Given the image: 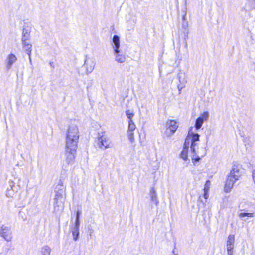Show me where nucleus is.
<instances>
[{"label":"nucleus","instance_id":"obj_25","mask_svg":"<svg viewBox=\"0 0 255 255\" xmlns=\"http://www.w3.org/2000/svg\"><path fill=\"white\" fill-rule=\"evenodd\" d=\"M238 216L240 218H242L244 217H254L255 213H245V212H241L238 214Z\"/></svg>","mask_w":255,"mask_h":255},{"label":"nucleus","instance_id":"obj_23","mask_svg":"<svg viewBox=\"0 0 255 255\" xmlns=\"http://www.w3.org/2000/svg\"><path fill=\"white\" fill-rule=\"evenodd\" d=\"M235 242V235L230 234L227 238L226 245H234Z\"/></svg>","mask_w":255,"mask_h":255},{"label":"nucleus","instance_id":"obj_32","mask_svg":"<svg viewBox=\"0 0 255 255\" xmlns=\"http://www.w3.org/2000/svg\"><path fill=\"white\" fill-rule=\"evenodd\" d=\"M23 36H22V41L23 42V40L24 39H25L26 40H28V38L29 37V34L27 32L26 33H24V32H23Z\"/></svg>","mask_w":255,"mask_h":255},{"label":"nucleus","instance_id":"obj_12","mask_svg":"<svg viewBox=\"0 0 255 255\" xmlns=\"http://www.w3.org/2000/svg\"><path fill=\"white\" fill-rule=\"evenodd\" d=\"M187 75L184 73H182L178 75L179 83L178 84L177 87L179 91V93H180L182 89L185 87L186 84L187 82Z\"/></svg>","mask_w":255,"mask_h":255},{"label":"nucleus","instance_id":"obj_2","mask_svg":"<svg viewBox=\"0 0 255 255\" xmlns=\"http://www.w3.org/2000/svg\"><path fill=\"white\" fill-rule=\"evenodd\" d=\"M196 144H184L182 150L180 155V157L184 161L189 160L188 155L194 154L195 152Z\"/></svg>","mask_w":255,"mask_h":255},{"label":"nucleus","instance_id":"obj_31","mask_svg":"<svg viewBox=\"0 0 255 255\" xmlns=\"http://www.w3.org/2000/svg\"><path fill=\"white\" fill-rule=\"evenodd\" d=\"M80 215V212L78 211L76 214V220L75 223V225L79 226V217Z\"/></svg>","mask_w":255,"mask_h":255},{"label":"nucleus","instance_id":"obj_27","mask_svg":"<svg viewBox=\"0 0 255 255\" xmlns=\"http://www.w3.org/2000/svg\"><path fill=\"white\" fill-rule=\"evenodd\" d=\"M211 186V182L210 180H207L204 187V191L209 192Z\"/></svg>","mask_w":255,"mask_h":255},{"label":"nucleus","instance_id":"obj_9","mask_svg":"<svg viewBox=\"0 0 255 255\" xmlns=\"http://www.w3.org/2000/svg\"><path fill=\"white\" fill-rule=\"evenodd\" d=\"M209 117L208 112L205 111L201 113L200 116L196 120L195 127L196 130L199 129L203 123L208 120Z\"/></svg>","mask_w":255,"mask_h":255},{"label":"nucleus","instance_id":"obj_18","mask_svg":"<svg viewBox=\"0 0 255 255\" xmlns=\"http://www.w3.org/2000/svg\"><path fill=\"white\" fill-rule=\"evenodd\" d=\"M149 195L151 201L153 202L155 205H158L159 201L158 199L157 193L154 187H151L149 191Z\"/></svg>","mask_w":255,"mask_h":255},{"label":"nucleus","instance_id":"obj_6","mask_svg":"<svg viewBox=\"0 0 255 255\" xmlns=\"http://www.w3.org/2000/svg\"><path fill=\"white\" fill-rule=\"evenodd\" d=\"M243 173L242 169L239 165H234L228 175L238 181L242 176Z\"/></svg>","mask_w":255,"mask_h":255},{"label":"nucleus","instance_id":"obj_33","mask_svg":"<svg viewBox=\"0 0 255 255\" xmlns=\"http://www.w3.org/2000/svg\"><path fill=\"white\" fill-rule=\"evenodd\" d=\"M234 245H226L227 250H233Z\"/></svg>","mask_w":255,"mask_h":255},{"label":"nucleus","instance_id":"obj_14","mask_svg":"<svg viewBox=\"0 0 255 255\" xmlns=\"http://www.w3.org/2000/svg\"><path fill=\"white\" fill-rule=\"evenodd\" d=\"M65 199L62 194V193L58 192L56 194L55 197V205L58 207L61 208H64V203Z\"/></svg>","mask_w":255,"mask_h":255},{"label":"nucleus","instance_id":"obj_19","mask_svg":"<svg viewBox=\"0 0 255 255\" xmlns=\"http://www.w3.org/2000/svg\"><path fill=\"white\" fill-rule=\"evenodd\" d=\"M16 56L13 54H10L7 57L6 63L8 68H10L13 63L17 61Z\"/></svg>","mask_w":255,"mask_h":255},{"label":"nucleus","instance_id":"obj_24","mask_svg":"<svg viewBox=\"0 0 255 255\" xmlns=\"http://www.w3.org/2000/svg\"><path fill=\"white\" fill-rule=\"evenodd\" d=\"M15 191L14 189L7 188L5 195L7 197L12 198L15 195Z\"/></svg>","mask_w":255,"mask_h":255},{"label":"nucleus","instance_id":"obj_15","mask_svg":"<svg viewBox=\"0 0 255 255\" xmlns=\"http://www.w3.org/2000/svg\"><path fill=\"white\" fill-rule=\"evenodd\" d=\"M23 47L25 50L26 53L29 56V61L31 63V54L32 51V45L28 41V40H26L25 39L23 40Z\"/></svg>","mask_w":255,"mask_h":255},{"label":"nucleus","instance_id":"obj_8","mask_svg":"<svg viewBox=\"0 0 255 255\" xmlns=\"http://www.w3.org/2000/svg\"><path fill=\"white\" fill-rule=\"evenodd\" d=\"M195 152L191 155V159L193 163L199 162L200 157L204 156L206 154V150L204 148H199L198 144H196Z\"/></svg>","mask_w":255,"mask_h":255},{"label":"nucleus","instance_id":"obj_20","mask_svg":"<svg viewBox=\"0 0 255 255\" xmlns=\"http://www.w3.org/2000/svg\"><path fill=\"white\" fill-rule=\"evenodd\" d=\"M79 226L74 225V227L72 230L73 238L74 241H77L79 238Z\"/></svg>","mask_w":255,"mask_h":255},{"label":"nucleus","instance_id":"obj_11","mask_svg":"<svg viewBox=\"0 0 255 255\" xmlns=\"http://www.w3.org/2000/svg\"><path fill=\"white\" fill-rule=\"evenodd\" d=\"M136 129V126L133 120L128 121V134L129 138V141L130 142H133L134 141L133 137V131Z\"/></svg>","mask_w":255,"mask_h":255},{"label":"nucleus","instance_id":"obj_21","mask_svg":"<svg viewBox=\"0 0 255 255\" xmlns=\"http://www.w3.org/2000/svg\"><path fill=\"white\" fill-rule=\"evenodd\" d=\"M41 255H50L51 252V249L48 246H44L41 249Z\"/></svg>","mask_w":255,"mask_h":255},{"label":"nucleus","instance_id":"obj_13","mask_svg":"<svg viewBox=\"0 0 255 255\" xmlns=\"http://www.w3.org/2000/svg\"><path fill=\"white\" fill-rule=\"evenodd\" d=\"M115 56V60L118 63H123L125 62L126 56L124 53L121 52V49L113 51Z\"/></svg>","mask_w":255,"mask_h":255},{"label":"nucleus","instance_id":"obj_7","mask_svg":"<svg viewBox=\"0 0 255 255\" xmlns=\"http://www.w3.org/2000/svg\"><path fill=\"white\" fill-rule=\"evenodd\" d=\"M96 61L94 58L87 57L85 60L84 67L87 73H91L94 69Z\"/></svg>","mask_w":255,"mask_h":255},{"label":"nucleus","instance_id":"obj_17","mask_svg":"<svg viewBox=\"0 0 255 255\" xmlns=\"http://www.w3.org/2000/svg\"><path fill=\"white\" fill-rule=\"evenodd\" d=\"M199 135L198 134H194L189 132L188 136L186 139L185 143H194L196 141H199Z\"/></svg>","mask_w":255,"mask_h":255},{"label":"nucleus","instance_id":"obj_22","mask_svg":"<svg viewBox=\"0 0 255 255\" xmlns=\"http://www.w3.org/2000/svg\"><path fill=\"white\" fill-rule=\"evenodd\" d=\"M246 6L250 10H255V0H247Z\"/></svg>","mask_w":255,"mask_h":255},{"label":"nucleus","instance_id":"obj_5","mask_svg":"<svg viewBox=\"0 0 255 255\" xmlns=\"http://www.w3.org/2000/svg\"><path fill=\"white\" fill-rule=\"evenodd\" d=\"M0 235L6 241L10 242L13 238L11 228L6 225H2L0 229Z\"/></svg>","mask_w":255,"mask_h":255},{"label":"nucleus","instance_id":"obj_35","mask_svg":"<svg viewBox=\"0 0 255 255\" xmlns=\"http://www.w3.org/2000/svg\"><path fill=\"white\" fill-rule=\"evenodd\" d=\"M227 255H233V250H227Z\"/></svg>","mask_w":255,"mask_h":255},{"label":"nucleus","instance_id":"obj_16","mask_svg":"<svg viewBox=\"0 0 255 255\" xmlns=\"http://www.w3.org/2000/svg\"><path fill=\"white\" fill-rule=\"evenodd\" d=\"M111 46L113 51L120 50V37L117 35H114L112 38Z\"/></svg>","mask_w":255,"mask_h":255},{"label":"nucleus","instance_id":"obj_34","mask_svg":"<svg viewBox=\"0 0 255 255\" xmlns=\"http://www.w3.org/2000/svg\"><path fill=\"white\" fill-rule=\"evenodd\" d=\"M209 197L208 192L204 191V197L205 199H207Z\"/></svg>","mask_w":255,"mask_h":255},{"label":"nucleus","instance_id":"obj_3","mask_svg":"<svg viewBox=\"0 0 255 255\" xmlns=\"http://www.w3.org/2000/svg\"><path fill=\"white\" fill-rule=\"evenodd\" d=\"M67 145L66 151L67 154L66 162L69 164L74 162L77 146L76 144Z\"/></svg>","mask_w":255,"mask_h":255},{"label":"nucleus","instance_id":"obj_26","mask_svg":"<svg viewBox=\"0 0 255 255\" xmlns=\"http://www.w3.org/2000/svg\"><path fill=\"white\" fill-rule=\"evenodd\" d=\"M126 114L128 121L132 120V118L134 115V112L132 110H127L126 111Z\"/></svg>","mask_w":255,"mask_h":255},{"label":"nucleus","instance_id":"obj_28","mask_svg":"<svg viewBox=\"0 0 255 255\" xmlns=\"http://www.w3.org/2000/svg\"><path fill=\"white\" fill-rule=\"evenodd\" d=\"M8 185L9 186V187L8 188L15 189V182L13 180L9 179L8 181Z\"/></svg>","mask_w":255,"mask_h":255},{"label":"nucleus","instance_id":"obj_29","mask_svg":"<svg viewBox=\"0 0 255 255\" xmlns=\"http://www.w3.org/2000/svg\"><path fill=\"white\" fill-rule=\"evenodd\" d=\"M96 148L103 150L109 148L108 145L104 146V144H96Z\"/></svg>","mask_w":255,"mask_h":255},{"label":"nucleus","instance_id":"obj_4","mask_svg":"<svg viewBox=\"0 0 255 255\" xmlns=\"http://www.w3.org/2000/svg\"><path fill=\"white\" fill-rule=\"evenodd\" d=\"M177 122L174 120H168L165 124L166 130L165 133L167 136L173 134L178 128Z\"/></svg>","mask_w":255,"mask_h":255},{"label":"nucleus","instance_id":"obj_1","mask_svg":"<svg viewBox=\"0 0 255 255\" xmlns=\"http://www.w3.org/2000/svg\"><path fill=\"white\" fill-rule=\"evenodd\" d=\"M79 138V132L78 126L74 124L70 125L68 128L67 132V142H78Z\"/></svg>","mask_w":255,"mask_h":255},{"label":"nucleus","instance_id":"obj_30","mask_svg":"<svg viewBox=\"0 0 255 255\" xmlns=\"http://www.w3.org/2000/svg\"><path fill=\"white\" fill-rule=\"evenodd\" d=\"M108 141V140L106 137L104 135H102L100 138H99V142L101 143H103L104 142H107Z\"/></svg>","mask_w":255,"mask_h":255},{"label":"nucleus","instance_id":"obj_10","mask_svg":"<svg viewBox=\"0 0 255 255\" xmlns=\"http://www.w3.org/2000/svg\"><path fill=\"white\" fill-rule=\"evenodd\" d=\"M236 181V180L228 175L227 179L225 182L224 191L226 193L230 192Z\"/></svg>","mask_w":255,"mask_h":255}]
</instances>
